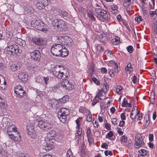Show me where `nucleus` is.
Returning a JSON list of instances; mask_svg holds the SVG:
<instances>
[{"label":"nucleus","instance_id":"4","mask_svg":"<svg viewBox=\"0 0 157 157\" xmlns=\"http://www.w3.org/2000/svg\"><path fill=\"white\" fill-rule=\"evenodd\" d=\"M95 11L98 14L97 17L99 20H101L103 18L108 20L110 18L109 13L105 10L100 8H96Z\"/></svg>","mask_w":157,"mask_h":157},{"label":"nucleus","instance_id":"42","mask_svg":"<svg viewBox=\"0 0 157 157\" xmlns=\"http://www.w3.org/2000/svg\"><path fill=\"white\" fill-rule=\"evenodd\" d=\"M127 49L129 53H132L133 52V47L129 45L127 47Z\"/></svg>","mask_w":157,"mask_h":157},{"label":"nucleus","instance_id":"24","mask_svg":"<svg viewBox=\"0 0 157 157\" xmlns=\"http://www.w3.org/2000/svg\"><path fill=\"white\" fill-rule=\"evenodd\" d=\"M15 42L20 46H23V45H25V41L21 38L15 40Z\"/></svg>","mask_w":157,"mask_h":157},{"label":"nucleus","instance_id":"22","mask_svg":"<svg viewBox=\"0 0 157 157\" xmlns=\"http://www.w3.org/2000/svg\"><path fill=\"white\" fill-rule=\"evenodd\" d=\"M61 10V9L60 8H57L56 7H53L52 8L51 10L54 13L56 14V15H59Z\"/></svg>","mask_w":157,"mask_h":157},{"label":"nucleus","instance_id":"59","mask_svg":"<svg viewBox=\"0 0 157 157\" xmlns=\"http://www.w3.org/2000/svg\"><path fill=\"white\" fill-rule=\"evenodd\" d=\"M6 87V84H0V89L3 90H5Z\"/></svg>","mask_w":157,"mask_h":157},{"label":"nucleus","instance_id":"47","mask_svg":"<svg viewBox=\"0 0 157 157\" xmlns=\"http://www.w3.org/2000/svg\"><path fill=\"white\" fill-rule=\"evenodd\" d=\"M140 153H142L140 155L144 156L145 155L147 154V151L144 149H141L139 151Z\"/></svg>","mask_w":157,"mask_h":157},{"label":"nucleus","instance_id":"6","mask_svg":"<svg viewBox=\"0 0 157 157\" xmlns=\"http://www.w3.org/2000/svg\"><path fill=\"white\" fill-rule=\"evenodd\" d=\"M7 51L10 52L11 54L19 56L20 54L22 52V50L20 49L18 45L16 44L10 45L7 48Z\"/></svg>","mask_w":157,"mask_h":157},{"label":"nucleus","instance_id":"60","mask_svg":"<svg viewBox=\"0 0 157 157\" xmlns=\"http://www.w3.org/2000/svg\"><path fill=\"white\" fill-rule=\"evenodd\" d=\"M88 141L89 144L91 143L93 141L92 136H87Z\"/></svg>","mask_w":157,"mask_h":157},{"label":"nucleus","instance_id":"1","mask_svg":"<svg viewBox=\"0 0 157 157\" xmlns=\"http://www.w3.org/2000/svg\"><path fill=\"white\" fill-rule=\"evenodd\" d=\"M53 73L55 77L57 78L64 79L68 78L69 75V72L64 69L62 66L56 65L53 68Z\"/></svg>","mask_w":157,"mask_h":157},{"label":"nucleus","instance_id":"57","mask_svg":"<svg viewBox=\"0 0 157 157\" xmlns=\"http://www.w3.org/2000/svg\"><path fill=\"white\" fill-rule=\"evenodd\" d=\"M101 147L107 149L108 148V145L106 143H103L101 145Z\"/></svg>","mask_w":157,"mask_h":157},{"label":"nucleus","instance_id":"55","mask_svg":"<svg viewBox=\"0 0 157 157\" xmlns=\"http://www.w3.org/2000/svg\"><path fill=\"white\" fill-rule=\"evenodd\" d=\"M1 79L2 80L1 81V82H0V84H6V82L5 81V78L4 77H3L2 76H1Z\"/></svg>","mask_w":157,"mask_h":157},{"label":"nucleus","instance_id":"14","mask_svg":"<svg viewBox=\"0 0 157 157\" xmlns=\"http://www.w3.org/2000/svg\"><path fill=\"white\" fill-rule=\"evenodd\" d=\"M136 141L134 144V147L136 148H138L144 145L145 143L144 142L142 139L141 138H137Z\"/></svg>","mask_w":157,"mask_h":157},{"label":"nucleus","instance_id":"23","mask_svg":"<svg viewBox=\"0 0 157 157\" xmlns=\"http://www.w3.org/2000/svg\"><path fill=\"white\" fill-rule=\"evenodd\" d=\"M120 38L118 36H115V38L111 40V42L113 45H117L120 43Z\"/></svg>","mask_w":157,"mask_h":157},{"label":"nucleus","instance_id":"48","mask_svg":"<svg viewBox=\"0 0 157 157\" xmlns=\"http://www.w3.org/2000/svg\"><path fill=\"white\" fill-rule=\"evenodd\" d=\"M4 99L3 98H2L0 96V106L2 107V106H4L5 103L4 102Z\"/></svg>","mask_w":157,"mask_h":157},{"label":"nucleus","instance_id":"31","mask_svg":"<svg viewBox=\"0 0 157 157\" xmlns=\"http://www.w3.org/2000/svg\"><path fill=\"white\" fill-rule=\"evenodd\" d=\"M87 15L88 17H89L92 21H95V19L94 16L92 12H90L88 13Z\"/></svg>","mask_w":157,"mask_h":157},{"label":"nucleus","instance_id":"29","mask_svg":"<svg viewBox=\"0 0 157 157\" xmlns=\"http://www.w3.org/2000/svg\"><path fill=\"white\" fill-rule=\"evenodd\" d=\"M73 41L72 39L71 38H70L67 36V40H66L65 41V45H71V43Z\"/></svg>","mask_w":157,"mask_h":157},{"label":"nucleus","instance_id":"50","mask_svg":"<svg viewBox=\"0 0 157 157\" xmlns=\"http://www.w3.org/2000/svg\"><path fill=\"white\" fill-rule=\"evenodd\" d=\"M68 54V52H61L60 56L62 57H64L67 56Z\"/></svg>","mask_w":157,"mask_h":157},{"label":"nucleus","instance_id":"32","mask_svg":"<svg viewBox=\"0 0 157 157\" xmlns=\"http://www.w3.org/2000/svg\"><path fill=\"white\" fill-rule=\"evenodd\" d=\"M125 69L126 71H131L132 70V64L130 63H128L127 67L125 68Z\"/></svg>","mask_w":157,"mask_h":157},{"label":"nucleus","instance_id":"20","mask_svg":"<svg viewBox=\"0 0 157 157\" xmlns=\"http://www.w3.org/2000/svg\"><path fill=\"white\" fill-rule=\"evenodd\" d=\"M61 17L66 19L69 15V13L64 10H61L59 14Z\"/></svg>","mask_w":157,"mask_h":157},{"label":"nucleus","instance_id":"61","mask_svg":"<svg viewBox=\"0 0 157 157\" xmlns=\"http://www.w3.org/2000/svg\"><path fill=\"white\" fill-rule=\"evenodd\" d=\"M49 77L48 76H47L46 77H44L43 79L44 81H45V83L46 84H48V81L49 80Z\"/></svg>","mask_w":157,"mask_h":157},{"label":"nucleus","instance_id":"52","mask_svg":"<svg viewBox=\"0 0 157 157\" xmlns=\"http://www.w3.org/2000/svg\"><path fill=\"white\" fill-rule=\"evenodd\" d=\"M92 80L93 81V82L96 84L98 85H100V82L96 78H95V77L93 78H92Z\"/></svg>","mask_w":157,"mask_h":157},{"label":"nucleus","instance_id":"64","mask_svg":"<svg viewBox=\"0 0 157 157\" xmlns=\"http://www.w3.org/2000/svg\"><path fill=\"white\" fill-rule=\"evenodd\" d=\"M125 124V121L123 120L121 121H120L119 126L120 127H122Z\"/></svg>","mask_w":157,"mask_h":157},{"label":"nucleus","instance_id":"12","mask_svg":"<svg viewBox=\"0 0 157 157\" xmlns=\"http://www.w3.org/2000/svg\"><path fill=\"white\" fill-rule=\"evenodd\" d=\"M63 79V81L61 82V86L68 90L72 89L73 85L67 79Z\"/></svg>","mask_w":157,"mask_h":157},{"label":"nucleus","instance_id":"7","mask_svg":"<svg viewBox=\"0 0 157 157\" xmlns=\"http://www.w3.org/2000/svg\"><path fill=\"white\" fill-rule=\"evenodd\" d=\"M63 49L62 44H56L53 45L51 48L52 54L56 56H60L61 50Z\"/></svg>","mask_w":157,"mask_h":157},{"label":"nucleus","instance_id":"46","mask_svg":"<svg viewBox=\"0 0 157 157\" xmlns=\"http://www.w3.org/2000/svg\"><path fill=\"white\" fill-rule=\"evenodd\" d=\"M145 117H146V118L147 117V119L146 118V125L148 126L149 124V121L148 122V121H149V116L148 114H146Z\"/></svg>","mask_w":157,"mask_h":157},{"label":"nucleus","instance_id":"41","mask_svg":"<svg viewBox=\"0 0 157 157\" xmlns=\"http://www.w3.org/2000/svg\"><path fill=\"white\" fill-rule=\"evenodd\" d=\"M136 115V116H138V117L137 118V120H138L140 121L142 119V113H140V112H137Z\"/></svg>","mask_w":157,"mask_h":157},{"label":"nucleus","instance_id":"28","mask_svg":"<svg viewBox=\"0 0 157 157\" xmlns=\"http://www.w3.org/2000/svg\"><path fill=\"white\" fill-rule=\"evenodd\" d=\"M42 3L41 2H38L36 4V6L39 10H41L44 8L45 7Z\"/></svg>","mask_w":157,"mask_h":157},{"label":"nucleus","instance_id":"62","mask_svg":"<svg viewBox=\"0 0 157 157\" xmlns=\"http://www.w3.org/2000/svg\"><path fill=\"white\" fill-rule=\"evenodd\" d=\"M105 127L108 130H110V124L108 123H106L105 124Z\"/></svg>","mask_w":157,"mask_h":157},{"label":"nucleus","instance_id":"3","mask_svg":"<svg viewBox=\"0 0 157 157\" xmlns=\"http://www.w3.org/2000/svg\"><path fill=\"white\" fill-rule=\"evenodd\" d=\"M52 25L55 27V29L60 31H65L67 27L65 21L62 20L57 19L53 21Z\"/></svg>","mask_w":157,"mask_h":157},{"label":"nucleus","instance_id":"17","mask_svg":"<svg viewBox=\"0 0 157 157\" xmlns=\"http://www.w3.org/2000/svg\"><path fill=\"white\" fill-rule=\"evenodd\" d=\"M69 113V110L67 108H63L60 109L59 111L58 112V116L59 115H63L68 116Z\"/></svg>","mask_w":157,"mask_h":157},{"label":"nucleus","instance_id":"10","mask_svg":"<svg viewBox=\"0 0 157 157\" xmlns=\"http://www.w3.org/2000/svg\"><path fill=\"white\" fill-rule=\"evenodd\" d=\"M16 128L14 125H13L12 126H10L9 129L7 130L9 138L13 140L14 137L15 135L14 133H15L17 131Z\"/></svg>","mask_w":157,"mask_h":157},{"label":"nucleus","instance_id":"63","mask_svg":"<svg viewBox=\"0 0 157 157\" xmlns=\"http://www.w3.org/2000/svg\"><path fill=\"white\" fill-rule=\"evenodd\" d=\"M121 119L122 120H125L126 119V118L125 117V113H122L121 115Z\"/></svg>","mask_w":157,"mask_h":157},{"label":"nucleus","instance_id":"26","mask_svg":"<svg viewBox=\"0 0 157 157\" xmlns=\"http://www.w3.org/2000/svg\"><path fill=\"white\" fill-rule=\"evenodd\" d=\"M58 118L59 120L63 123H65L67 120V118L66 117L67 115H59Z\"/></svg>","mask_w":157,"mask_h":157},{"label":"nucleus","instance_id":"37","mask_svg":"<svg viewBox=\"0 0 157 157\" xmlns=\"http://www.w3.org/2000/svg\"><path fill=\"white\" fill-rule=\"evenodd\" d=\"M109 73V75L111 77H113L114 76V71L113 69H108Z\"/></svg>","mask_w":157,"mask_h":157},{"label":"nucleus","instance_id":"16","mask_svg":"<svg viewBox=\"0 0 157 157\" xmlns=\"http://www.w3.org/2000/svg\"><path fill=\"white\" fill-rule=\"evenodd\" d=\"M18 76L22 82H26L28 80V75L25 72H20L18 74Z\"/></svg>","mask_w":157,"mask_h":157},{"label":"nucleus","instance_id":"44","mask_svg":"<svg viewBox=\"0 0 157 157\" xmlns=\"http://www.w3.org/2000/svg\"><path fill=\"white\" fill-rule=\"evenodd\" d=\"M120 70V68L119 67L118 65L116 63H115L114 70L115 72L118 73Z\"/></svg>","mask_w":157,"mask_h":157},{"label":"nucleus","instance_id":"53","mask_svg":"<svg viewBox=\"0 0 157 157\" xmlns=\"http://www.w3.org/2000/svg\"><path fill=\"white\" fill-rule=\"evenodd\" d=\"M78 130H77V133L79 137H80L82 134V129L80 128L79 127L77 128Z\"/></svg>","mask_w":157,"mask_h":157},{"label":"nucleus","instance_id":"34","mask_svg":"<svg viewBox=\"0 0 157 157\" xmlns=\"http://www.w3.org/2000/svg\"><path fill=\"white\" fill-rule=\"evenodd\" d=\"M127 137L125 135L121 136L120 138V140L121 143H125L127 141Z\"/></svg>","mask_w":157,"mask_h":157},{"label":"nucleus","instance_id":"18","mask_svg":"<svg viewBox=\"0 0 157 157\" xmlns=\"http://www.w3.org/2000/svg\"><path fill=\"white\" fill-rule=\"evenodd\" d=\"M21 67V64L20 63H18L16 64H12L10 66L11 69L13 71H15L20 69Z\"/></svg>","mask_w":157,"mask_h":157},{"label":"nucleus","instance_id":"33","mask_svg":"<svg viewBox=\"0 0 157 157\" xmlns=\"http://www.w3.org/2000/svg\"><path fill=\"white\" fill-rule=\"evenodd\" d=\"M17 133V136H15V135H14L15 136L14 137L13 140L18 142L21 140V137L20 133Z\"/></svg>","mask_w":157,"mask_h":157},{"label":"nucleus","instance_id":"38","mask_svg":"<svg viewBox=\"0 0 157 157\" xmlns=\"http://www.w3.org/2000/svg\"><path fill=\"white\" fill-rule=\"evenodd\" d=\"M135 21H137V23H140V21H143V19L142 18L141 16H139L138 17H135Z\"/></svg>","mask_w":157,"mask_h":157},{"label":"nucleus","instance_id":"19","mask_svg":"<svg viewBox=\"0 0 157 157\" xmlns=\"http://www.w3.org/2000/svg\"><path fill=\"white\" fill-rule=\"evenodd\" d=\"M45 141L53 144L56 141L54 139L53 136H51L50 134H48L47 136V137L45 138Z\"/></svg>","mask_w":157,"mask_h":157},{"label":"nucleus","instance_id":"49","mask_svg":"<svg viewBox=\"0 0 157 157\" xmlns=\"http://www.w3.org/2000/svg\"><path fill=\"white\" fill-rule=\"evenodd\" d=\"M104 153L105 155H109L110 156L113 155V153L111 151L106 150L105 151Z\"/></svg>","mask_w":157,"mask_h":157},{"label":"nucleus","instance_id":"43","mask_svg":"<svg viewBox=\"0 0 157 157\" xmlns=\"http://www.w3.org/2000/svg\"><path fill=\"white\" fill-rule=\"evenodd\" d=\"M86 133L87 136H92V133H91L90 129V128H87Z\"/></svg>","mask_w":157,"mask_h":157},{"label":"nucleus","instance_id":"35","mask_svg":"<svg viewBox=\"0 0 157 157\" xmlns=\"http://www.w3.org/2000/svg\"><path fill=\"white\" fill-rule=\"evenodd\" d=\"M44 7L47 6L49 3L50 0H42L40 1Z\"/></svg>","mask_w":157,"mask_h":157},{"label":"nucleus","instance_id":"40","mask_svg":"<svg viewBox=\"0 0 157 157\" xmlns=\"http://www.w3.org/2000/svg\"><path fill=\"white\" fill-rule=\"evenodd\" d=\"M113 133L112 131H109L106 135L105 138H109L113 136Z\"/></svg>","mask_w":157,"mask_h":157},{"label":"nucleus","instance_id":"30","mask_svg":"<svg viewBox=\"0 0 157 157\" xmlns=\"http://www.w3.org/2000/svg\"><path fill=\"white\" fill-rule=\"evenodd\" d=\"M100 99L101 100V98H100L99 97L96 96L92 102V105H95L98 102Z\"/></svg>","mask_w":157,"mask_h":157},{"label":"nucleus","instance_id":"54","mask_svg":"<svg viewBox=\"0 0 157 157\" xmlns=\"http://www.w3.org/2000/svg\"><path fill=\"white\" fill-rule=\"evenodd\" d=\"M127 104H128V102L126 100V99L125 98H124V99L123 101L122 106V107H125L126 105H127Z\"/></svg>","mask_w":157,"mask_h":157},{"label":"nucleus","instance_id":"56","mask_svg":"<svg viewBox=\"0 0 157 157\" xmlns=\"http://www.w3.org/2000/svg\"><path fill=\"white\" fill-rule=\"evenodd\" d=\"M133 111L134 110H133L130 116V118L132 119H135L136 117V115L134 114L133 113Z\"/></svg>","mask_w":157,"mask_h":157},{"label":"nucleus","instance_id":"15","mask_svg":"<svg viewBox=\"0 0 157 157\" xmlns=\"http://www.w3.org/2000/svg\"><path fill=\"white\" fill-rule=\"evenodd\" d=\"M43 148L46 151H49L52 149L54 147L53 144L49 143L48 142H46L44 144Z\"/></svg>","mask_w":157,"mask_h":157},{"label":"nucleus","instance_id":"25","mask_svg":"<svg viewBox=\"0 0 157 157\" xmlns=\"http://www.w3.org/2000/svg\"><path fill=\"white\" fill-rule=\"evenodd\" d=\"M69 99V97L67 95L63 96L62 98L59 99V101L62 103L66 102Z\"/></svg>","mask_w":157,"mask_h":157},{"label":"nucleus","instance_id":"58","mask_svg":"<svg viewBox=\"0 0 157 157\" xmlns=\"http://www.w3.org/2000/svg\"><path fill=\"white\" fill-rule=\"evenodd\" d=\"M154 136L152 134H150L149 135V140L150 141H152L153 140Z\"/></svg>","mask_w":157,"mask_h":157},{"label":"nucleus","instance_id":"11","mask_svg":"<svg viewBox=\"0 0 157 157\" xmlns=\"http://www.w3.org/2000/svg\"><path fill=\"white\" fill-rule=\"evenodd\" d=\"M14 92L20 98L26 94L25 91L23 89L21 86L18 85L15 87Z\"/></svg>","mask_w":157,"mask_h":157},{"label":"nucleus","instance_id":"45","mask_svg":"<svg viewBox=\"0 0 157 157\" xmlns=\"http://www.w3.org/2000/svg\"><path fill=\"white\" fill-rule=\"evenodd\" d=\"M86 119L87 121L90 122L92 120V115L90 114H88L86 116Z\"/></svg>","mask_w":157,"mask_h":157},{"label":"nucleus","instance_id":"21","mask_svg":"<svg viewBox=\"0 0 157 157\" xmlns=\"http://www.w3.org/2000/svg\"><path fill=\"white\" fill-rule=\"evenodd\" d=\"M67 36H60L58 38L59 41V42L60 43V44H62V45H65V41L66 40H67Z\"/></svg>","mask_w":157,"mask_h":157},{"label":"nucleus","instance_id":"5","mask_svg":"<svg viewBox=\"0 0 157 157\" xmlns=\"http://www.w3.org/2000/svg\"><path fill=\"white\" fill-rule=\"evenodd\" d=\"M35 124H37L41 128H44V130L50 129L52 127V125L45 120L36 121L35 122Z\"/></svg>","mask_w":157,"mask_h":157},{"label":"nucleus","instance_id":"36","mask_svg":"<svg viewBox=\"0 0 157 157\" xmlns=\"http://www.w3.org/2000/svg\"><path fill=\"white\" fill-rule=\"evenodd\" d=\"M104 86H103V90H104V91H107L109 89V87L108 85L107 84L106 82H104L103 84Z\"/></svg>","mask_w":157,"mask_h":157},{"label":"nucleus","instance_id":"39","mask_svg":"<svg viewBox=\"0 0 157 157\" xmlns=\"http://www.w3.org/2000/svg\"><path fill=\"white\" fill-rule=\"evenodd\" d=\"M82 119V118L81 117H79L78 118L76 121V123L77 124V128H79L80 127V121Z\"/></svg>","mask_w":157,"mask_h":157},{"label":"nucleus","instance_id":"27","mask_svg":"<svg viewBox=\"0 0 157 157\" xmlns=\"http://www.w3.org/2000/svg\"><path fill=\"white\" fill-rule=\"evenodd\" d=\"M110 8L112 10V12L114 14L117 11L118 6L115 5H113L110 6Z\"/></svg>","mask_w":157,"mask_h":157},{"label":"nucleus","instance_id":"8","mask_svg":"<svg viewBox=\"0 0 157 157\" xmlns=\"http://www.w3.org/2000/svg\"><path fill=\"white\" fill-rule=\"evenodd\" d=\"M34 126L32 124H28L26 126L28 135L30 138L35 139L36 138V134L34 129Z\"/></svg>","mask_w":157,"mask_h":157},{"label":"nucleus","instance_id":"51","mask_svg":"<svg viewBox=\"0 0 157 157\" xmlns=\"http://www.w3.org/2000/svg\"><path fill=\"white\" fill-rule=\"evenodd\" d=\"M117 129L118 133L120 135H122L123 134V132L122 131V129L119 127L117 128Z\"/></svg>","mask_w":157,"mask_h":157},{"label":"nucleus","instance_id":"9","mask_svg":"<svg viewBox=\"0 0 157 157\" xmlns=\"http://www.w3.org/2000/svg\"><path fill=\"white\" fill-rule=\"evenodd\" d=\"M32 41L35 44L41 46H44L45 44L44 40L40 37H33L32 39Z\"/></svg>","mask_w":157,"mask_h":157},{"label":"nucleus","instance_id":"2","mask_svg":"<svg viewBox=\"0 0 157 157\" xmlns=\"http://www.w3.org/2000/svg\"><path fill=\"white\" fill-rule=\"evenodd\" d=\"M31 25L38 30L46 32L48 30V27L42 22L34 20L31 23Z\"/></svg>","mask_w":157,"mask_h":157},{"label":"nucleus","instance_id":"13","mask_svg":"<svg viewBox=\"0 0 157 157\" xmlns=\"http://www.w3.org/2000/svg\"><path fill=\"white\" fill-rule=\"evenodd\" d=\"M30 54L32 59L35 60H39L41 57L40 52L37 50H35L31 52Z\"/></svg>","mask_w":157,"mask_h":157}]
</instances>
